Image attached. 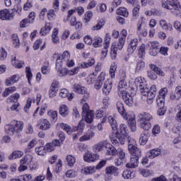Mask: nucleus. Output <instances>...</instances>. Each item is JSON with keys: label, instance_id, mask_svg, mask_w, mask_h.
Here are the masks:
<instances>
[{"label": "nucleus", "instance_id": "obj_1", "mask_svg": "<svg viewBox=\"0 0 181 181\" xmlns=\"http://www.w3.org/2000/svg\"><path fill=\"white\" fill-rule=\"evenodd\" d=\"M133 88H139L140 92L142 96V98L144 101H147L148 104H152L155 97L156 96V85H152L149 88H146V82L144 78L142 77L136 78L133 83Z\"/></svg>", "mask_w": 181, "mask_h": 181}, {"label": "nucleus", "instance_id": "obj_2", "mask_svg": "<svg viewBox=\"0 0 181 181\" xmlns=\"http://www.w3.org/2000/svg\"><path fill=\"white\" fill-rule=\"evenodd\" d=\"M127 136L128 127L125 124H121L119 125V130L115 132V136H110V141L115 146H119V144H121V145H124L125 144Z\"/></svg>", "mask_w": 181, "mask_h": 181}, {"label": "nucleus", "instance_id": "obj_3", "mask_svg": "<svg viewBox=\"0 0 181 181\" xmlns=\"http://www.w3.org/2000/svg\"><path fill=\"white\" fill-rule=\"evenodd\" d=\"M161 8L168 11L174 16L181 13V5L179 0H161Z\"/></svg>", "mask_w": 181, "mask_h": 181}, {"label": "nucleus", "instance_id": "obj_4", "mask_svg": "<svg viewBox=\"0 0 181 181\" xmlns=\"http://www.w3.org/2000/svg\"><path fill=\"white\" fill-rule=\"evenodd\" d=\"M23 131V122L13 120L11 123L4 126V132L7 135L12 136L15 134H19Z\"/></svg>", "mask_w": 181, "mask_h": 181}, {"label": "nucleus", "instance_id": "obj_5", "mask_svg": "<svg viewBox=\"0 0 181 181\" xmlns=\"http://www.w3.org/2000/svg\"><path fill=\"white\" fill-rule=\"evenodd\" d=\"M152 119H153V116L147 112H143L138 115L140 128L144 131H149L152 128V123H151Z\"/></svg>", "mask_w": 181, "mask_h": 181}, {"label": "nucleus", "instance_id": "obj_6", "mask_svg": "<svg viewBox=\"0 0 181 181\" xmlns=\"http://www.w3.org/2000/svg\"><path fill=\"white\" fill-rule=\"evenodd\" d=\"M73 90L74 93L83 95V98L81 99V104H84V103H87V100H88V98H90V91L87 90V88L81 86V85L78 83H75L73 86Z\"/></svg>", "mask_w": 181, "mask_h": 181}, {"label": "nucleus", "instance_id": "obj_7", "mask_svg": "<svg viewBox=\"0 0 181 181\" xmlns=\"http://www.w3.org/2000/svg\"><path fill=\"white\" fill-rule=\"evenodd\" d=\"M125 45V41L123 40H120L119 38V42H116L113 43L111 46L110 56L112 60H115L117 59V54L118 53V50H122L124 45Z\"/></svg>", "mask_w": 181, "mask_h": 181}, {"label": "nucleus", "instance_id": "obj_8", "mask_svg": "<svg viewBox=\"0 0 181 181\" xmlns=\"http://www.w3.org/2000/svg\"><path fill=\"white\" fill-rule=\"evenodd\" d=\"M132 157L130 162L126 164V168L129 169H134L139 165V156H141V152L138 155V153H131Z\"/></svg>", "mask_w": 181, "mask_h": 181}, {"label": "nucleus", "instance_id": "obj_9", "mask_svg": "<svg viewBox=\"0 0 181 181\" xmlns=\"http://www.w3.org/2000/svg\"><path fill=\"white\" fill-rule=\"evenodd\" d=\"M124 119H127L132 132L136 131V120L135 119V115L134 113L128 112L123 117Z\"/></svg>", "mask_w": 181, "mask_h": 181}, {"label": "nucleus", "instance_id": "obj_10", "mask_svg": "<svg viewBox=\"0 0 181 181\" xmlns=\"http://www.w3.org/2000/svg\"><path fill=\"white\" fill-rule=\"evenodd\" d=\"M128 141V150L130 153H137L138 155L141 153V149L136 147V141L132 137L127 136L126 137Z\"/></svg>", "mask_w": 181, "mask_h": 181}, {"label": "nucleus", "instance_id": "obj_11", "mask_svg": "<svg viewBox=\"0 0 181 181\" xmlns=\"http://www.w3.org/2000/svg\"><path fill=\"white\" fill-rule=\"evenodd\" d=\"M60 59L58 60V63H56V70L58 76L59 77H66V76H69V69L64 67Z\"/></svg>", "mask_w": 181, "mask_h": 181}, {"label": "nucleus", "instance_id": "obj_12", "mask_svg": "<svg viewBox=\"0 0 181 181\" xmlns=\"http://www.w3.org/2000/svg\"><path fill=\"white\" fill-rule=\"evenodd\" d=\"M15 18V13L9 11V9L0 10V19L1 21H12Z\"/></svg>", "mask_w": 181, "mask_h": 181}, {"label": "nucleus", "instance_id": "obj_13", "mask_svg": "<svg viewBox=\"0 0 181 181\" xmlns=\"http://www.w3.org/2000/svg\"><path fill=\"white\" fill-rule=\"evenodd\" d=\"M74 15V10L68 11L67 16L64 18V22L65 23H69L71 26H76L77 22V18Z\"/></svg>", "mask_w": 181, "mask_h": 181}, {"label": "nucleus", "instance_id": "obj_14", "mask_svg": "<svg viewBox=\"0 0 181 181\" xmlns=\"http://www.w3.org/2000/svg\"><path fill=\"white\" fill-rule=\"evenodd\" d=\"M58 91H59V81L54 80L51 84V86L48 92L49 98H54V97L57 95Z\"/></svg>", "mask_w": 181, "mask_h": 181}, {"label": "nucleus", "instance_id": "obj_15", "mask_svg": "<svg viewBox=\"0 0 181 181\" xmlns=\"http://www.w3.org/2000/svg\"><path fill=\"white\" fill-rule=\"evenodd\" d=\"M100 156L98 154L87 151L83 156V160L88 163H91L95 162V160H98Z\"/></svg>", "mask_w": 181, "mask_h": 181}, {"label": "nucleus", "instance_id": "obj_16", "mask_svg": "<svg viewBox=\"0 0 181 181\" xmlns=\"http://www.w3.org/2000/svg\"><path fill=\"white\" fill-rule=\"evenodd\" d=\"M95 117L98 119L103 118L101 124H104L107 121V115H108V112L107 111V107H101L100 109L95 111Z\"/></svg>", "mask_w": 181, "mask_h": 181}, {"label": "nucleus", "instance_id": "obj_17", "mask_svg": "<svg viewBox=\"0 0 181 181\" xmlns=\"http://www.w3.org/2000/svg\"><path fill=\"white\" fill-rule=\"evenodd\" d=\"M37 127L42 131H47V129H50V122L46 119H40L37 122Z\"/></svg>", "mask_w": 181, "mask_h": 181}, {"label": "nucleus", "instance_id": "obj_18", "mask_svg": "<svg viewBox=\"0 0 181 181\" xmlns=\"http://www.w3.org/2000/svg\"><path fill=\"white\" fill-rule=\"evenodd\" d=\"M119 97H122L126 105H128L129 107H132V105H134V97L129 95V93H128L127 92L122 93Z\"/></svg>", "mask_w": 181, "mask_h": 181}, {"label": "nucleus", "instance_id": "obj_19", "mask_svg": "<svg viewBox=\"0 0 181 181\" xmlns=\"http://www.w3.org/2000/svg\"><path fill=\"white\" fill-rule=\"evenodd\" d=\"M111 90H112V79L108 78L105 81L103 88V93L105 95H109L111 93Z\"/></svg>", "mask_w": 181, "mask_h": 181}, {"label": "nucleus", "instance_id": "obj_20", "mask_svg": "<svg viewBox=\"0 0 181 181\" xmlns=\"http://www.w3.org/2000/svg\"><path fill=\"white\" fill-rule=\"evenodd\" d=\"M56 146H60V141L54 139L52 142L47 144L44 147L46 152H53Z\"/></svg>", "mask_w": 181, "mask_h": 181}, {"label": "nucleus", "instance_id": "obj_21", "mask_svg": "<svg viewBox=\"0 0 181 181\" xmlns=\"http://www.w3.org/2000/svg\"><path fill=\"white\" fill-rule=\"evenodd\" d=\"M138 39L134 38L131 40L127 48V52L129 54H132L135 52V50H136V47H138Z\"/></svg>", "mask_w": 181, "mask_h": 181}, {"label": "nucleus", "instance_id": "obj_22", "mask_svg": "<svg viewBox=\"0 0 181 181\" xmlns=\"http://www.w3.org/2000/svg\"><path fill=\"white\" fill-rule=\"evenodd\" d=\"M105 151H106V155L108 156H115L117 153V148L112 146V144H110L108 141L106 144V147H105Z\"/></svg>", "mask_w": 181, "mask_h": 181}, {"label": "nucleus", "instance_id": "obj_23", "mask_svg": "<svg viewBox=\"0 0 181 181\" xmlns=\"http://www.w3.org/2000/svg\"><path fill=\"white\" fill-rule=\"evenodd\" d=\"M59 96L62 98H68L69 101H71L74 98V93H69L66 88H62L59 90Z\"/></svg>", "mask_w": 181, "mask_h": 181}, {"label": "nucleus", "instance_id": "obj_24", "mask_svg": "<svg viewBox=\"0 0 181 181\" xmlns=\"http://www.w3.org/2000/svg\"><path fill=\"white\" fill-rule=\"evenodd\" d=\"M69 59H70V52H69L68 51H64L62 55H58L56 63H58L59 60L61 62V64L64 65V63L67 62Z\"/></svg>", "mask_w": 181, "mask_h": 181}, {"label": "nucleus", "instance_id": "obj_25", "mask_svg": "<svg viewBox=\"0 0 181 181\" xmlns=\"http://www.w3.org/2000/svg\"><path fill=\"white\" fill-rule=\"evenodd\" d=\"M85 127H86V124H84V122H83V121H81L78 124L77 127L74 128V132L75 131H78V134H74V139H76V138H78L80 135H82L83 131H84Z\"/></svg>", "mask_w": 181, "mask_h": 181}, {"label": "nucleus", "instance_id": "obj_26", "mask_svg": "<svg viewBox=\"0 0 181 181\" xmlns=\"http://www.w3.org/2000/svg\"><path fill=\"white\" fill-rule=\"evenodd\" d=\"M106 175H113V176H118L119 175V170L118 168L111 165L108 166L105 169Z\"/></svg>", "mask_w": 181, "mask_h": 181}, {"label": "nucleus", "instance_id": "obj_27", "mask_svg": "<svg viewBox=\"0 0 181 181\" xmlns=\"http://www.w3.org/2000/svg\"><path fill=\"white\" fill-rule=\"evenodd\" d=\"M159 25L163 30H170L172 32L173 30V26L170 23H168L166 20H160Z\"/></svg>", "mask_w": 181, "mask_h": 181}, {"label": "nucleus", "instance_id": "obj_28", "mask_svg": "<svg viewBox=\"0 0 181 181\" xmlns=\"http://www.w3.org/2000/svg\"><path fill=\"white\" fill-rule=\"evenodd\" d=\"M127 81L124 79H121L119 82L117 93L119 95L124 94V93H127Z\"/></svg>", "mask_w": 181, "mask_h": 181}, {"label": "nucleus", "instance_id": "obj_29", "mask_svg": "<svg viewBox=\"0 0 181 181\" xmlns=\"http://www.w3.org/2000/svg\"><path fill=\"white\" fill-rule=\"evenodd\" d=\"M95 135V133H94L93 130L89 129L83 136L79 138V141L80 142H84V141H90V139H93Z\"/></svg>", "mask_w": 181, "mask_h": 181}, {"label": "nucleus", "instance_id": "obj_30", "mask_svg": "<svg viewBox=\"0 0 181 181\" xmlns=\"http://www.w3.org/2000/svg\"><path fill=\"white\" fill-rule=\"evenodd\" d=\"M11 64L13 66V67H16V69H22L23 66L25 65V63L22 61H20L18 59H16V56L11 57Z\"/></svg>", "mask_w": 181, "mask_h": 181}, {"label": "nucleus", "instance_id": "obj_31", "mask_svg": "<svg viewBox=\"0 0 181 181\" xmlns=\"http://www.w3.org/2000/svg\"><path fill=\"white\" fill-rule=\"evenodd\" d=\"M148 153L149 159H155V158H158V156H160V153H162V151L160 148H154L150 150Z\"/></svg>", "mask_w": 181, "mask_h": 181}, {"label": "nucleus", "instance_id": "obj_32", "mask_svg": "<svg viewBox=\"0 0 181 181\" xmlns=\"http://www.w3.org/2000/svg\"><path fill=\"white\" fill-rule=\"evenodd\" d=\"M52 42L54 45H59L60 43V39L59 38V28H55L52 30Z\"/></svg>", "mask_w": 181, "mask_h": 181}, {"label": "nucleus", "instance_id": "obj_33", "mask_svg": "<svg viewBox=\"0 0 181 181\" xmlns=\"http://www.w3.org/2000/svg\"><path fill=\"white\" fill-rule=\"evenodd\" d=\"M51 30L52 24H50V23H46L45 27L41 28L40 31V35H41V36H46V35L50 33Z\"/></svg>", "mask_w": 181, "mask_h": 181}, {"label": "nucleus", "instance_id": "obj_34", "mask_svg": "<svg viewBox=\"0 0 181 181\" xmlns=\"http://www.w3.org/2000/svg\"><path fill=\"white\" fill-rule=\"evenodd\" d=\"M108 141H103L99 142L98 144H95L93 146V151L94 152H101L104 148L107 146V144Z\"/></svg>", "mask_w": 181, "mask_h": 181}, {"label": "nucleus", "instance_id": "obj_35", "mask_svg": "<svg viewBox=\"0 0 181 181\" xmlns=\"http://www.w3.org/2000/svg\"><path fill=\"white\" fill-rule=\"evenodd\" d=\"M18 81H19V75H13L7 78L5 83L6 86H12V84H15V83H18Z\"/></svg>", "mask_w": 181, "mask_h": 181}, {"label": "nucleus", "instance_id": "obj_36", "mask_svg": "<svg viewBox=\"0 0 181 181\" xmlns=\"http://www.w3.org/2000/svg\"><path fill=\"white\" fill-rule=\"evenodd\" d=\"M107 121L113 131L118 130V123H117V120H115L114 116H109L107 118Z\"/></svg>", "mask_w": 181, "mask_h": 181}, {"label": "nucleus", "instance_id": "obj_37", "mask_svg": "<svg viewBox=\"0 0 181 181\" xmlns=\"http://www.w3.org/2000/svg\"><path fill=\"white\" fill-rule=\"evenodd\" d=\"M96 170L94 166H87L81 170V173L83 175H93V173H95Z\"/></svg>", "mask_w": 181, "mask_h": 181}, {"label": "nucleus", "instance_id": "obj_38", "mask_svg": "<svg viewBox=\"0 0 181 181\" xmlns=\"http://www.w3.org/2000/svg\"><path fill=\"white\" fill-rule=\"evenodd\" d=\"M116 107L118 112L122 115V117L127 115V113L125 112V108L124 107V103H122V102H117Z\"/></svg>", "mask_w": 181, "mask_h": 181}, {"label": "nucleus", "instance_id": "obj_39", "mask_svg": "<svg viewBox=\"0 0 181 181\" xmlns=\"http://www.w3.org/2000/svg\"><path fill=\"white\" fill-rule=\"evenodd\" d=\"M33 160V156L32 155H25L21 160L20 163L21 165H29L32 163Z\"/></svg>", "mask_w": 181, "mask_h": 181}, {"label": "nucleus", "instance_id": "obj_40", "mask_svg": "<svg viewBox=\"0 0 181 181\" xmlns=\"http://www.w3.org/2000/svg\"><path fill=\"white\" fill-rule=\"evenodd\" d=\"M122 176L124 179H134L135 177V173L129 170H124Z\"/></svg>", "mask_w": 181, "mask_h": 181}, {"label": "nucleus", "instance_id": "obj_41", "mask_svg": "<svg viewBox=\"0 0 181 181\" xmlns=\"http://www.w3.org/2000/svg\"><path fill=\"white\" fill-rule=\"evenodd\" d=\"M23 155V151H14L9 156L8 159L12 160V159H18L22 158Z\"/></svg>", "mask_w": 181, "mask_h": 181}, {"label": "nucleus", "instance_id": "obj_42", "mask_svg": "<svg viewBox=\"0 0 181 181\" xmlns=\"http://www.w3.org/2000/svg\"><path fill=\"white\" fill-rule=\"evenodd\" d=\"M84 119L87 124H91L94 120V112L90 110L88 112L86 113Z\"/></svg>", "mask_w": 181, "mask_h": 181}, {"label": "nucleus", "instance_id": "obj_43", "mask_svg": "<svg viewBox=\"0 0 181 181\" xmlns=\"http://www.w3.org/2000/svg\"><path fill=\"white\" fill-rule=\"evenodd\" d=\"M59 127L60 128H62V129H63L64 131H66V132H67L69 135H71V134H73V132H74V129H72L71 127H70V125L67 124L61 123L59 124Z\"/></svg>", "mask_w": 181, "mask_h": 181}, {"label": "nucleus", "instance_id": "obj_44", "mask_svg": "<svg viewBox=\"0 0 181 181\" xmlns=\"http://www.w3.org/2000/svg\"><path fill=\"white\" fill-rule=\"evenodd\" d=\"M150 69L153 70L154 73H156L158 76H161V77H164L165 72L160 69V68L156 66L155 64H150Z\"/></svg>", "mask_w": 181, "mask_h": 181}, {"label": "nucleus", "instance_id": "obj_45", "mask_svg": "<svg viewBox=\"0 0 181 181\" xmlns=\"http://www.w3.org/2000/svg\"><path fill=\"white\" fill-rule=\"evenodd\" d=\"M103 44V38L99 36H95L93 40V47H101Z\"/></svg>", "mask_w": 181, "mask_h": 181}, {"label": "nucleus", "instance_id": "obj_46", "mask_svg": "<svg viewBox=\"0 0 181 181\" xmlns=\"http://www.w3.org/2000/svg\"><path fill=\"white\" fill-rule=\"evenodd\" d=\"M59 114L62 117H67L69 115V107L66 105H62L59 107Z\"/></svg>", "mask_w": 181, "mask_h": 181}, {"label": "nucleus", "instance_id": "obj_47", "mask_svg": "<svg viewBox=\"0 0 181 181\" xmlns=\"http://www.w3.org/2000/svg\"><path fill=\"white\" fill-rule=\"evenodd\" d=\"M148 138L149 136H148V134L145 133H142L140 135L139 140L140 145H146V144L148 143Z\"/></svg>", "mask_w": 181, "mask_h": 181}, {"label": "nucleus", "instance_id": "obj_48", "mask_svg": "<svg viewBox=\"0 0 181 181\" xmlns=\"http://www.w3.org/2000/svg\"><path fill=\"white\" fill-rule=\"evenodd\" d=\"M117 15H120L121 16H124L125 18H127L128 16V10H127L124 7H120L117 9L116 11Z\"/></svg>", "mask_w": 181, "mask_h": 181}, {"label": "nucleus", "instance_id": "obj_49", "mask_svg": "<svg viewBox=\"0 0 181 181\" xmlns=\"http://www.w3.org/2000/svg\"><path fill=\"white\" fill-rule=\"evenodd\" d=\"M13 45L16 49H19V46H21V41L19 40V37H18V34H13L12 36Z\"/></svg>", "mask_w": 181, "mask_h": 181}, {"label": "nucleus", "instance_id": "obj_50", "mask_svg": "<svg viewBox=\"0 0 181 181\" xmlns=\"http://www.w3.org/2000/svg\"><path fill=\"white\" fill-rule=\"evenodd\" d=\"M115 71H117V64L112 63L109 69V74L111 78H115Z\"/></svg>", "mask_w": 181, "mask_h": 181}, {"label": "nucleus", "instance_id": "obj_51", "mask_svg": "<svg viewBox=\"0 0 181 181\" xmlns=\"http://www.w3.org/2000/svg\"><path fill=\"white\" fill-rule=\"evenodd\" d=\"M66 159L68 165L73 168V166H74V163H76V157L72 155H68Z\"/></svg>", "mask_w": 181, "mask_h": 181}, {"label": "nucleus", "instance_id": "obj_52", "mask_svg": "<svg viewBox=\"0 0 181 181\" xmlns=\"http://www.w3.org/2000/svg\"><path fill=\"white\" fill-rule=\"evenodd\" d=\"M97 81V74L93 73L88 76L86 81L88 84H94V82Z\"/></svg>", "mask_w": 181, "mask_h": 181}, {"label": "nucleus", "instance_id": "obj_53", "mask_svg": "<svg viewBox=\"0 0 181 181\" xmlns=\"http://www.w3.org/2000/svg\"><path fill=\"white\" fill-rule=\"evenodd\" d=\"M35 153L39 155V156H45L46 155V148L45 146H38L35 148Z\"/></svg>", "mask_w": 181, "mask_h": 181}, {"label": "nucleus", "instance_id": "obj_54", "mask_svg": "<svg viewBox=\"0 0 181 181\" xmlns=\"http://www.w3.org/2000/svg\"><path fill=\"white\" fill-rule=\"evenodd\" d=\"M95 63V60L94 59H91L88 62H82L80 66L82 69H88V67H91V66H94Z\"/></svg>", "mask_w": 181, "mask_h": 181}, {"label": "nucleus", "instance_id": "obj_55", "mask_svg": "<svg viewBox=\"0 0 181 181\" xmlns=\"http://www.w3.org/2000/svg\"><path fill=\"white\" fill-rule=\"evenodd\" d=\"M105 25V21L100 20L99 21L97 24L92 27L93 30H100L101 28Z\"/></svg>", "mask_w": 181, "mask_h": 181}, {"label": "nucleus", "instance_id": "obj_56", "mask_svg": "<svg viewBox=\"0 0 181 181\" xmlns=\"http://www.w3.org/2000/svg\"><path fill=\"white\" fill-rule=\"evenodd\" d=\"M144 67L145 62L144 61H139L136 65L135 73H139Z\"/></svg>", "mask_w": 181, "mask_h": 181}, {"label": "nucleus", "instance_id": "obj_57", "mask_svg": "<svg viewBox=\"0 0 181 181\" xmlns=\"http://www.w3.org/2000/svg\"><path fill=\"white\" fill-rule=\"evenodd\" d=\"M56 10L54 9H50L47 12V18L49 21H54L56 19Z\"/></svg>", "mask_w": 181, "mask_h": 181}, {"label": "nucleus", "instance_id": "obj_58", "mask_svg": "<svg viewBox=\"0 0 181 181\" xmlns=\"http://www.w3.org/2000/svg\"><path fill=\"white\" fill-rule=\"evenodd\" d=\"M160 126L159 124H154L152 129V134L154 136H158L160 134Z\"/></svg>", "mask_w": 181, "mask_h": 181}, {"label": "nucleus", "instance_id": "obj_59", "mask_svg": "<svg viewBox=\"0 0 181 181\" xmlns=\"http://www.w3.org/2000/svg\"><path fill=\"white\" fill-rule=\"evenodd\" d=\"M35 19H36V13L34 11L30 12L28 14L27 20L28 21L29 23H35Z\"/></svg>", "mask_w": 181, "mask_h": 181}, {"label": "nucleus", "instance_id": "obj_60", "mask_svg": "<svg viewBox=\"0 0 181 181\" xmlns=\"http://www.w3.org/2000/svg\"><path fill=\"white\" fill-rule=\"evenodd\" d=\"M26 77L28 80L29 84H30V81H32V78L33 75L32 74V71L30 70V67L27 66L25 68Z\"/></svg>", "mask_w": 181, "mask_h": 181}, {"label": "nucleus", "instance_id": "obj_61", "mask_svg": "<svg viewBox=\"0 0 181 181\" xmlns=\"http://www.w3.org/2000/svg\"><path fill=\"white\" fill-rule=\"evenodd\" d=\"M173 28H174V29H175V30H176V32H177V33H181V22L179 21H174Z\"/></svg>", "mask_w": 181, "mask_h": 181}, {"label": "nucleus", "instance_id": "obj_62", "mask_svg": "<svg viewBox=\"0 0 181 181\" xmlns=\"http://www.w3.org/2000/svg\"><path fill=\"white\" fill-rule=\"evenodd\" d=\"M157 105L159 107H165V98L157 97L156 99Z\"/></svg>", "mask_w": 181, "mask_h": 181}, {"label": "nucleus", "instance_id": "obj_63", "mask_svg": "<svg viewBox=\"0 0 181 181\" xmlns=\"http://www.w3.org/2000/svg\"><path fill=\"white\" fill-rule=\"evenodd\" d=\"M32 179H33L32 174H24L21 175V180L22 181H30Z\"/></svg>", "mask_w": 181, "mask_h": 181}, {"label": "nucleus", "instance_id": "obj_64", "mask_svg": "<svg viewBox=\"0 0 181 181\" xmlns=\"http://www.w3.org/2000/svg\"><path fill=\"white\" fill-rule=\"evenodd\" d=\"M117 155H118V156L120 159L125 160V152H124V150L122 148L119 147L117 148Z\"/></svg>", "mask_w": 181, "mask_h": 181}]
</instances>
